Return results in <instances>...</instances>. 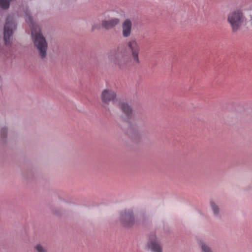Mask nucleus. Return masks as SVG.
Instances as JSON below:
<instances>
[{"mask_svg":"<svg viewBox=\"0 0 252 252\" xmlns=\"http://www.w3.org/2000/svg\"><path fill=\"white\" fill-rule=\"evenodd\" d=\"M100 97L103 103L108 105L110 102L116 104L119 102V105L126 118L124 119L126 121H128L132 118V109L126 103L121 102L117 98V94L115 91L112 89H106L102 91Z\"/></svg>","mask_w":252,"mask_h":252,"instance_id":"nucleus-1","label":"nucleus"},{"mask_svg":"<svg viewBox=\"0 0 252 252\" xmlns=\"http://www.w3.org/2000/svg\"><path fill=\"white\" fill-rule=\"evenodd\" d=\"M25 20L31 28L32 35L34 45L38 49L41 57L43 58L46 55L47 44L41 33L40 29L37 25L34 24L31 16L27 13H26Z\"/></svg>","mask_w":252,"mask_h":252,"instance_id":"nucleus-2","label":"nucleus"},{"mask_svg":"<svg viewBox=\"0 0 252 252\" xmlns=\"http://www.w3.org/2000/svg\"><path fill=\"white\" fill-rule=\"evenodd\" d=\"M227 20L231 26L233 32L238 31L245 22L243 14L240 10L230 13L228 16Z\"/></svg>","mask_w":252,"mask_h":252,"instance_id":"nucleus-3","label":"nucleus"},{"mask_svg":"<svg viewBox=\"0 0 252 252\" xmlns=\"http://www.w3.org/2000/svg\"><path fill=\"white\" fill-rule=\"evenodd\" d=\"M16 28V25L12 17H8L4 27L3 38L6 45H9L11 43V36L14 30Z\"/></svg>","mask_w":252,"mask_h":252,"instance_id":"nucleus-4","label":"nucleus"},{"mask_svg":"<svg viewBox=\"0 0 252 252\" xmlns=\"http://www.w3.org/2000/svg\"><path fill=\"white\" fill-rule=\"evenodd\" d=\"M127 46L131 53L133 61L135 63H138L139 53L140 52V47L135 39H131L127 43Z\"/></svg>","mask_w":252,"mask_h":252,"instance_id":"nucleus-5","label":"nucleus"},{"mask_svg":"<svg viewBox=\"0 0 252 252\" xmlns=\"http://www.w3.org/2000/svg\"><path fill=\"white\" fill-rule=\"evenodd\" d=\"M121 220L125 227H130L134 223L132 212L130 210H125L121 213Z\"/></svg>","mask_w":252,"mask_h":252,"instance_id":"nucleus-6","label":"nucleus"},{"mask_svg":"<svg viewBox=\"0 0 252 252\" xmlns=\"http://www.w3.org/2000/svg\"><path fill=\"white\" fill-rule=\"evenodd\" d=\"M120 23L118 18H114L108 20H103L102 22V26L105 29L109 30L113 28Z\"/></svg>","mask_w":252,"mask_h":252,"instance_id":"nucleus-7","label":"nucleus"},{"mask_svg":"<svg viewBox=\"0 0 252 252\" xmlns=\"http://www.w3.org/2000/svg\"><path fill=\"white\" fill-rule=\"evenodd\" d=\"M132 23L129 19L126 20L122 25L123 35L127 37L129 36L131 33Z\"/></svg>","mask_w":252,"mask_h":252,"instance_id":"nucleus-8","label":"nucleus"},{"mask_svg":"<svg viewBox=\"0 0 252 252\" xmlns=\"http://www.w3.org/2000/svg\"><path fill=\"white\" fill-rule=\"evenodd\" d=\"M148 246L153 252H161V248L157 242L155 237L151 239L148 244Z\"/></svg>","mask_w":252,"mask_h":252,"instance_id":"nucleus-9","label":"nucleus"},{"mask_svg":"<svg viewBox=\"0 0 252 252\" xmlns=\"http://www.w3.org/2000/svg\"><path fill=\"white\" fill-rule=\"evenodd\" d=\"M11 0H0V6L4 9L8 8Z\"/></svg>","mask_w":252,"mask_h":252,"instance_id":"nucleus-10","label":"nucleus"},{"mask_svg":"<svg viewBox=\"0 0 252 252\" xmlns=\"http://www.w3.org/2000/svg\"><path fill=\"white\" fill-rule=\"evenodd\" d=\"M211 205L212 208V209L213 210L214 213L215 215H218L219 213V208L217 206H216L215 203L211 201Z\"/></svg>","mask_w":252,"mask_h":252,"instance_id":"nucleus-11","label":"nucleus"},{"mask_svg":"<svg viewBox=\"0 0 252 252\" xmlns=\"http://www.w3.org/2000/svg\"><path fill=\"white\" fill-rule=\"evenodd\" d=\"M201 248L204 252H212L210 248L204 244H201Z\"/></svg>","mask_w":252,"mask_h":252,"instance_id":"nucleus-12","label":"nucleus"},{"mask_svg":"<svg viewBox=\"0 0 252 252\" xmlns=\"http://www.w3.org/2000/svg\"><path fill=\"white\" fill-rule=\"evenodd\" d=\"M35 249L38 252H45L46 251L44 249V248L40 245H37L35 247Z\"/></svg>","mask_w":252,"mask_h":252,"instance_id":"nucleus-13","label":"nucleus"},{"mask_svg":"<svg viewBox=\"0 0 252 252\" xmlns=\"http://www.w3.org/2000/svg\"><path fill=\"white\" fill-rule=\"evenodd\" d=\"M99 28V25H94L92 27V30H94L95 29H98Z\"/></svg>","mask_w":252,"mask_h":252,"instance_id":"nucleus-14","label":"nucleus"},{"mask_svg":"<svg viewBox=\"0 0 252 252\" xmlns=\"http://www.w3.org/2000/svg\"><path fill=\"white\" fill-rule=\"evenodd\" d=\"M6 132V129H2L1 130V133L3 137L5 136L4 133Z\"/></svg>","mask_w":252,"mask_h":252,"instance_id":"nucleus-15","label":"nucleus"},{"mask_svg":"<svg viewBox=\"0 0 252 252\" xmlns=\"http://www.w3.org/2000/svg\"><path fill=\"white\" fill-rule=\"evenodd\" d=\"M251 19L250 21H251V24L252 25V13L251 14Z\"/></svg>","mask_w":252,"mask_h":252,"instance_id":"nucleus-16","label":"nucleus"}]
</instances>
